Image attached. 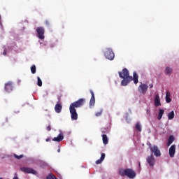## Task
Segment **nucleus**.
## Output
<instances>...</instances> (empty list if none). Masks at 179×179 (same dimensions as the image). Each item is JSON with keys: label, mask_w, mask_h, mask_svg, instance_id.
<instances>
[{"label": "nucleus", "mask_w": 179, "mask_h": 179, "mask_svg": "<svg viewBox=\"0 0 179 179\" xmlns=\"http://www.w3.org/2000/svg\"><path fill=\"white\" fill-rule=\"evenodd\" d=\"M90 92L92 96L90 101V107L92 108V107H94V104L96 103V99L94 98V92H93V90H90Z\"/></svg>", "instance_id": "obj_10"}, {"label": "nucleus", "mask_w": 179, "mask_h": 179, "mask_svg": "<svg viewBox=\"0 0 179 179\" xmlns=\"http://www.w3.org/2000/svg\"><path fill=\"white\" fill-rule=\"evenodd\" d=\"M104 159H106V154L102 153L100 159L96 161V164H101Z\"/></svg>", "instance_id": "obj_16"}, {"label": "nucleus", "mask_w": 179, "mask_h": 179, "mask_svg": "<svg viewBox=\"0 0 179 179\" xmlns=\"http://www.w3.org/2000/svg\"><path fill=\"white\" fill-rule=\"evenodd\" d=\"M176 155V145H172L169 148V156L173 157Z\"/></svg>", "instance_id": "obj_12"}, {"label": "nucleus", "mask_w": 179, "mask_h": 179, "mask_svg": "<svg viewBox=\"0 0 179 179\" xmlns=\"http://www.w3.org/2000/svg\"><path fill=\"white\" fill-rule=\"evenodd\" d=\"M45 24L46 26H50V20H46L45 21Z\"/></svg>", "instance_id": "obj_29"}, {"label": "nucleus", "mask_w": 179, "mask_h": 179, "mask_svg": "<svg viewBox=\"0 0 179 179\" xmlns=\"http://www.w3.org/2000/svg\"><path fill=\"white\" fill-rule=\"evenodd\" d=\"M136 129H137V131H138L139 132L142 131V127L141 126V124H136Z\"/></svg>", "instance_id": "obj_24"}, {"label": "nucleus", "mask_w": 179, "mask_h": 179, "mask_svg": "<svg viewBox=\"0 0 179 179\" xmlns=\"http://www.w3.org/2000/svg\"><path fill=\"white\" fill-rule=\"evenodd\" d=\"M164 114V110L160 109L159 111L158 116H157V120H159V121H160V120H162Z\"/></svg>", "instance_id": "obj_19"}, {"label": "nucleus", "mask_w": 179, "mask_h": 179, "mask_svg": "<svg viewBox=\"0 0 179 179\" xmlns=\"http://www.w3.org/2000/svg\"><path fill=\"white\" fill-rule=\"evenodd\" d=\"M47 131H51V125H49L46 127Z\"/></svg>", "instance_id": "obj_31"}, {"label": "nucleus", "mask_w": 179, "mask_h": 179, "mask_svg": "<svg viewBox=\"0 0 179 179\" xmlns=\"http://www.w3.org/2000/svg\"><path fill=\"white\" fill-rule=\"evenodd\" d=\"M139 167H141V163L138 164Z\"/></svg>", "instance_id": "obj_36"}, {"label": "nucleus", "mask_w": 179, "mask_h": 179, "mask_svg": "<svg viewBox=\"0 0 179 179\" xmlns=\"http://www.w3.org/2000/svg\"><path fill=\"white\" fill-rule=\"evenodd\" d=\"M104 56L107 59H109V61H113L115 57L114 52H113V50L110 48L106 49L104 52Z\"/></svg>", "instance_id": "obj_4"}, {"label": "nucleus", "mask_w": 179, "mask_h": 179, "mask_svg": "<svg viewBox=\"0 0 179 179\" xmlns=\"http://www.w3.org/2000/svg\"><path fill=\"white\" fill-rule=\"evenodd\" d=\"M46 179H58V178H57V177H55V176L54 175H49L48 176H47Z\"/></svg>", "instance_id": "obj_27"}, {"label": "nucleus", "mask_w": 179, "mask_h": 179, "mask_svg": "<svg viewBox=\"0 0 179 179\" xmlns=\"http://www.w3.org/2000/svg\"><path fill=\"white\" fill-rule=\"evenodd\" d=\"M44 27H39L36 29V32L38 33V37L40 38V40H44V33H45Z\"/></svg>", "instance_id": "obj_8"}, {"label": "nucleus", "mask_w": 179, "mask_h": 179, "mask_svg": "<svg viewBox=\"0 0 179 179\" xmlns=\"http://www.w3.org/2000/svg\"><path fill=\"white\" fill-rule=\"evenodd\" d=\"M57 152H61V150H60V149H59V150H57Z\"/></svg>", "instance_id": "obj_35"}, {"label": "nucleus", "mask_w": 179, "mask_h": 179, "mask_svg": "<svg viewBox=\"0 0 179 179\" xmlns=\"http://www.w3.org/2000/svg\"><path fill=\"white\" fill-rule=\"evenodd\" d=\"M154 103L155 107H159L162 106V103H160V96H159V95H155V97L154 99Z\"/></svg>", "instance_id": "obj_13"}, {"label": "nucleus", "mask_w": 179, "mask_h": 179, "mask_svg": "<svg viewBox=\"0 0 179 179\" xmlns=\"http://www.w3.org/2000/svg\"><path fill=\"white\" fill-rule=\"evenodd\" d=\"M102 141L103 145H107L108 143V138L107 137V135L103 134L102 135Z\"/></svg>", "instance_id": "obj_18"}, {"label": "nucleus", "mask_w": 179, "mask_h": 179, "mask_svg": "<svg viewBox=\"0 0 179 179\" xmlns=\"http://www.w3.org/2000/svg\"><path fill=\"white\" fill-rule=\"evenodd\" d=\"M102 113H103V110H101L99 112H96L95 113V115H96V117H100V115H101Z\"/></svg>", "instance_id": "obj_28"}, {"label": "nucleus", "mask_w": 179, "mask_h": 179, "mask_svg": "<svg viewBox=\"0 0 179 179\" xmlns=\"http://www.w3.org/2000/svg\"><path fill=\"white\" fill-rule=\"evenodd\" d=\"M20 171H22L23 173H25L26 174H37V171L29 167H21Z\"/></svg>", "instance_id": "obj_7"}, {"label": "nucleus", "mask_w": 179, "mask_h": 179, "mask_svg": "<svg viewBox=\"0 0 179 179\" xmlns=\"http://www.w3.org/2000/svg\"><path fill=\"white\" fill-rule=\"evenodd\" d=\"M64 140V136L62 134H59L57 137H55L52 141L54 142H61Z\"/></svg>", "instance_id": "obj_15"}, {"label": "nucleus", "mask_w": 179, "mask_h": 179, "mask_svg": "<svg viewBox=\"0 0 179 179\" xmlns=\"http://www.w3.org/2000/svg\"><path fill=\"white\" fill-rule=\"evenodd\" d=\"M50 141H51V138H46V142H50Z\"/></svg>", "instance_id": "obj_33"}, {"label": "nucleus", "mask_w": 179, "mask_h": 179, "mask_svg": "<svg viewBox=\"0 0 179 179\" xmlns=\"http://www.w3.org/2000/svg\"><path fill=\"white\" fill-rule=\"evenodd\" d=\"M0 20H1V15H0Z\"/></svg>", "instance_id": "obj_37"}, {"label": "nucleus", "mask_w": 179, "mask_h": 179, "mask_svg": "<svg viewBox=\"0 0 179 179\" xmlns=\"http://www.w3.org/2000/svg\"><path fill=\"white\" fill-rule=\"evenodd\" d=\"M155 162L156 161L155 160V157H153L152 155H151L150 156L148 157L147 162L148 163V164H150V166H155Z\"/></svg>", "instance_id": "obj_11"}, {"label": "nucleus", "mask_w": 179, "mask_h": 179, "mask_svg": "<svg viewBox=\"0 0 179 179\" xmlns=\"http://www.w3.org/2000/svg\"><path fill=\"white\" fill-rule=\"evenodd\" d=\"M173 142H174V136L171 135L168 139L167 145L170 146V145H171V143H173Z\"/></svg>", "instance_id": "obj_20"}, {"label": "nucleus", "mask_w": 179, "mask_h": 179, "mask_svg": "<svg viewBox=\"0 0 179 179\" xmlns=\"http://www.w3.org/2000/svg\"><path fill=\"white\" fill-rule=\"evenodd\" d=\"M150 149L152 153H154L156 157H160V156H162V153L160 152V150H159L157 145L150 147Z\"/></svg>", "instance_id": "obj_6"}, {"label": "nucleus", "mask_w": 179, "mask_h": 179, "mask_svg": "<svg viewBox=\"0 0 179 179\" xmlns=\"http://www.w3.org/2000/svg\"><path fill=\"white\" fill-rule=\"evenodd\" d=\"M164 72L166 75H171V73H173V69L170 66H167L166 67Z\"/></svg>", "instance_id": "obj_17"}, {"label": "nucleus", "mask_w": 179, "mask_h": 179, "mask_svg": "<svg viewBox=\"0 0 179 179\" xmlns=\"http://www.w3.org/2000/svg\"><path fill=\"white\" fill-rule=\"evenodd\" d=\"M120 78L123 79L121 82L122 86H127L129 82L134 81V83L136 85L138 82V73L136 72L133 73V77L129 76V71H128L126 68L123 69L122 71L118 72Z\"/></svg>", "instance_id": "obj_1"}, {"label": "nucleus", "mask_w": 179, "mask_h": 179, "mask_svg": "<svg viewBox=\"0 0 179 179\" xmlns=\"http://www.w3.org/2000/svg\"><path fill=\"white\" fill-rule=\"evenodd\" d=\"M37 85L38 86H39V87H41V86H43V81L41 80V78H40V77H37Z\"/></svg>", "instance_id": "obj_23"}, {"label": "nucleus", "mask_w": 179, "mask_h": 179, "mask_svg": "<svg viewBox=\"0 0 179 179\" xmlns=\"http://www.w3.org/2000/svg\"><path fill=\"white\" fill-rule=\"evenodd\" d=\"M148 88H149V86H148V85L141 84L138 87V90L140 94H146V92H148Z\"/></svg>", "instance_id": "obj_5"}, {"label": "nucleus", "mask_w": 179, "mask_h": 179, "mask_svg": "<svg viewBox=\"0 0 179 179\" xmlns=\"http://www.w3.org/2000/svg\"><path fill=\"white\" fill-rule=\"evenodd\" d=\"M3 55H6V49H5L3 52Z\"/></svg>", "instance_id": "obj_32"}, {"label": "nucleus", "mask_w": 179, "mask_h": 179, "mask_svg": "<svg viewBox=\"0 0 179 179\" xmlns=\"http://www.w3.org/2000/svg\"><path fill=\"white\" fill-rule=\"evenodd\" d=\"M55 110L56 113H57V114H59V113L62 111V105H61V103L56 104L55 106Z\"/></svg>", "instance_id": "obj_14"}, {"label": "nucleus", "mask_w": 179, "mask_h": 179, "mask_svg": "<svg viewBox=\"0 0 179 179\" xmlns=\"http://www.w3.org/2000/svg\"><path fill=\"white\" fill-rule=\"evenodd\" d=\"M8 122H9V118L6 117L5 119V122L3 123V125H5V123H8Z\"/></svg>", "instance_id": "obj_30"}, {"label": "nucleus", "mask_w": 179, "mask_h": 179, "mask_svg": "<svg viewBox=\"0 0 179 179\" xmlns=\"http://www.w3.org/2000/svg\"><path fill=\"white\" fill-rule=\"evenodd\" d=\"M120 174L122 176H127L129 178H135L136 173L132 169H124L120 171Z\"/></svg>", "instance_id": "obj_3"}, {"label": "nucleus", "mask_w": 179, "mask_h": 179, "mask_svg": "<svg viewBox=\"0 0 179 179\" xmlns=\"http://www.w3.org/2000/svg\"><path fill=\"white\" fill-rule=\"evenodd\" d=\"M85 103H86V99L82 98L70 104L69 110L71 115V120H78V113H76V108L83 107V106L85 105Z\"/></svg>", "instance_id": "obj_2"}, {"label": "nucleus", "mask_w": 179, "mask_h": 179, "mask_svg": "<svg viewBox=\"0 0 179 179\" xmlns=\"http://www.w3.org/2000/svg\"><path fill=\"white\" fill-rule=\"evenodd\" d=\"M153 87V84H150V89H152Z\"/></svg>", "instance_id": "obj_34"}, {"label": "nucleus", "mask_w": 179, "mask_h": 179, "mask_svg": "<svg viewBox=\"0 0 179 179\" xmlns=\"http://www.w3.org/2000/svg\"><path fill=\"white\" fill-rule=\"evenodd\" d=\"M166 103H171V99H170V93L166 92Z\"/></svg>", "instance_id": "obj_21"}, {"label": "nucleus", "mask_w": 179, "mask_h": 179, "mask_svg": "<svg viewBox=\"0 0 179 179\" xmlns=\"http://www.w3.org/2000/svg\"><path fill=\"white\" fill-rule=\"evenodd\" d=\"M0 179H2V178H0Z\"/></svg>", "instance_id": "obj_38"}, {"label": "nucleus", "mask_w": 179, "mask_h": 179, "mask_svg": "<svg viewBox=\"0 0 179 179\" xmlns=\"http://www.w3.org/2000/svg\"><path fill=\"white\" fill-rule=\"evenodd\" d=\"M14 157H15V159H17V160H20V159H22L23 155H21L18 156L17 155L14 154Z\"/></svg>", "instance_id": "obj_26"}, {"label": "nucleus", "mask_w": 179, "mask_h": 179, "mask_svg": "<svg viewBox=\"0 0 179 179\" xmlns=\"http://www.w3.org/2000/svg\"><path fill=\"white\" fill-rule=\"evenodd\" d=\"M174 118V111H171L169 113H168V120H173Z\"/></svg>", "instance_id": "obj_22"}, {"label": "nucleus", "mask_w": 179, "mask_h": 179, "mask_svg": "<svg viewBox=\"0 0 179 179\" xmlns=\"http://www.w3.org/2000/svg\"><path fill=\"white\" fill-rule=\"evenodd\" d=\"M4 89L7 93H10V92H13V83L8 82V83H6L5 86H4Z\"/></svg>", "instance_id": "obj_9"}, {"label": "nucleus", "mask_w": 179, "mask_h": 179, "mask_svg": "<svg viewBox=\"0 0 179 179\" xmlns=\"http://www.w3.org/2000/svg\"><path fill=\"white\" fill-rule=\"evenodd\" d=\"M31 73H36V65H32L31 67Z\"/></svg>", "instance_id": "obj_25"}]
</instances>
